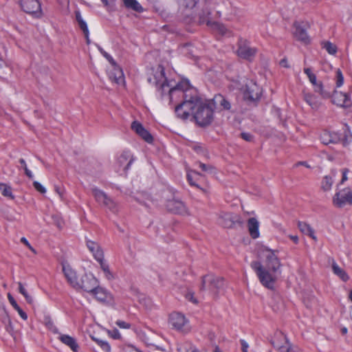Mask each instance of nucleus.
<instances>
[{"label":"nucleus","instance_id":"nucleus-1","mask_svg":"<svg viewBox=\"0 0 352 352\" xmlns=\"http://www.w3.org/2000/svg\"><path fill=\"white\" fill-rule=\"evenodd\" d=\"M148 81L155 85L162 96L167 91L170 101L173 95L179 92L183 97V101L175 108L177 116L182 120H186L191 114L197 125L201 127L210 125L214 119V102L201 98L197 91L190 87L188 80H182L173 87L165 77L164 69L158 65L153 78H148Z\"/></svg>","mask_w":352,"mask_h":352},{"label":"nucleus","instance_id":"nucleus-2","mask_svg":"<svg viewBox=\"0 0 352 352\" xmlns=\"http://www.w3.org/2000/svg\"><path fill=\"white\" fill-rule=\"evenodd\" d=\"M265 259L263 265L260 261H254L250 266L254 270L261 283L265 287L272 289L280 273V262L275 253L269 248L262 250Z\"/></svg>","mask_w":352,"mask_h":352},{"label":"nucleus","instance_id":"nucleus-3","mask_svg":"<svg viewBox=\"0 0 352 352\" xmlns=\"http://www.w3.org/2000/svg\"><path fill=\"white\" fill-rule=\"evenodd\" d=\"M224 286V279L214 274H206L201 277L200 292L208 290L214 298L218 297L220 290Z\"/></svg>","mask_w":352,"mask_h":352},{"label":"nucleus","instance_id":"nucleus-4","mask_svg":"<svg viewBox=\"0 0 352 352\" xmlns=\"http://www.w3.org/2000/svg\"><path fill=\"white\" fill-rule=\"evenodd\" d=\"M262 88L255 81L248 80L243 88V96L248 103H254L258 101L262 95Z\"/></svg>","mask_w":352,"mask_h":352},{"label":"nucleus","instance_id":"nucleus-5","mask_svg":"<svg viewBox=\"0 0 352 352\" xmlns=\"http://www.w3.org/2000/svg\"><path fill=\"white\" fill-rule=\"evenodd\" d=\"M169 324L177 331L187 333L189 331L188 321L185 316L179 312H173L169 316Z\"/></svg>","mask_w":352,"mask_h":352},{"label":"nucleus","instance_id":"nucleus-6","mask_svg":"<svg viewBox=\"0 0 352 352\" xmlns=\"http://www.w3.org/2000/svg\"><path fill=\"white\" fill-rule=\"evenodd\" d=\"M91 192L98 203L102 204L113 212H118L117 204L104 192L98 188H93Z\"/></svg>","mask_w":352,"mask_h":352},{"label":"nucleus","instance_id":"nucleus-7","mask_svg":"<svg viewBox=\"0 0 352 352\" xmlns=\"http://www.w3.org/2000/svg\"><path fill=\"white\" fill-rule=\"evenodd\" d=\"M214 3L209 1L207 2L199 14V23H206L207 25L211 26L214 22L213 20L221 16V12L216 11L213 14L211 12L213 8Z\"/></svg>","mask_w":352,"mask_h":352},{"label":"nucleus","instance_id":"nucleus-8","mask_svg":"<svg viewBox=\"0 0 352 352\" xmlns=\"http://www.w3.org/2000/svg\"><path fill=\"white\" fill-rule=\"evenodd\" d=\"M333 203L338 208H342L345 205L352 206V190L345 188L338 191L333 197Z\"/></svg>","mask_w":352,"mask_h":352},{"label":"nucleus","instance_id":"nucleus-9","mask_svg":"<svg viewBox=\"0 0 352 352\" xmlns=\"http://www.w3.org/2000/svg\"><path fill=\"white\" fill-rule=\"evenodd\" d=\"M78 284L79 285H77L76 289H81L86 292L91 293L97 288L98 281L93 274H85L80 277Z\"/></svg>","mask_w":352,"mask_h":352},{"label":"nucleus","instance_id":"nucleus-10","mask_svg":"<svg viewBox=\"0 0 352 352\" xmlns=\"http://www.w3.org/2000/svg\"><path fill=\"white\" fill-rule=\"evenodd\" d=\"M20 5L25 12L36 18L42 14L41 6L38 0H21Z\"/></svg>","mask_w":352,"mask_h":352},{"label":"nucleus","instance_id":"nucleus-11","mask_svg":"<svg viewBox=\"0 0 352 352\" xmlns=\"http://www.w3.org/2000/svg\"><path fill=\"white\" fill-rule=\"evenodd\" d=\"M218 223L226 228H232L236 224H242L239 215L228 212H222L220 214Z\"/></svg>","mask_w":352,"mask_h":352},{"label":"nucleus","instance_id":"nucleus-12","mask_svg":"<svg viewBox=\"0 0 352 352\" xmlns=\"http://www.w3.org/2000/svg\"><path fill=\"white\" fill-rule=\"evenodd\" d=\"M133 162V158L129 151H124L117 160L116 162V171L120 172L121 170L124 173L129 168Z\"/></svg>","mask_w":352,"mask_h":352},{"label":"nucleus","instance_id":"nucleus-13","mask_svg":"<svg viewBox=\"0 0 352 352\" xmlns=\"http://www.w3.org/2000/svg\"><path fill=\"white\" fill-rule=\"evenodd\" d=\"M256 49L252 47L245 41H240L237 50L238 56L242 58L251 60L256 54Z\"/></svg>","mask_w":352,"mask_h":352},{"label":"nucleus","instance_id":"nucleus-14","mask_svg":"<svg viewBox=\"0 0 352 352\" xmlns=\"http://www.w3.org/2000/svg\"><path fill=\"white\" fill-rule=\"evenodd\" d=\"M167 210L173 213L178 214H188V209L184 202L178 199H170L166 203Z\"/></svg>","mask_w":352,"mask_h":352},{"label":"nucleus","instance_id":"nucleus-15","mask_svg":"<svg viewBox=\"0 0 352 352\" xmlns=\"http://www.w3.org/2000/svg\"><path fill=\"white\" fill-rule=\"evenodd\" d=\"M131 129L146 142H153V136L139 122L133 121L131 124Z\"/></svg>","mask_w":352,"mask_h":352},{"label":"nucleus","instance_id":"nucleus-16","mask_svg":"<svg viewBox=\"0 0 352 352\" xmlns=\"http://www.w3.org/2000/svg\"><path fill=\"white\" fill-rule=\"evenodd\" d=\"M294 28L295 29L294 31V37L297 40H298L305 44L309 43L310 41V39H309V36L307 34V31H306V28H305V25L301 23L295 22L294 23Z\"/></svg>","mask_w":352,"mask_h":352},{"label":"nucleus","instance_id":"nucleus-17","mask_svg":"<svg viewBox=\"0 0 352 352\" xmlns=\"http://www.w3.org/2000/svg\"><path fill=\"white\" fill-rule=\"evenodd\" d=\"M86 245L97 261H101V260L104 258L103 251L98 243L87 239L86 241Z\"/></svg>","mask_w":352,"mask_h":352},{"label":"nucleus","instance_id":"nucleus-18","mask_svg":"<svg viewBox=\"0 0 352 352\" xmlns=\"http://www.w3.org/2000/svg\"><path fill=\"white\" fill-rule=\"evenodd\" d=\"M320 140L324 144L338 143L341 140V135L336 132L324 131L320 135Z\"/></svg>","mask_w":352,"mask_h":352},{"label":"nucleus","instance_id":"nucleus-19","mask_svg":"<svg viewBox=\"0 0 352 352\" xmlns=\"http://www.w3.org/2000/svg\"><path fill=\"white\" fill-rule=\"evenodd\" d=\"M58 335H59V336H58V339L62 343H63L64 344L69 346L72 351H74V352L78 351V350L79 349V346L76 342V340L74 338H73L69 335L61 334L60 333Z\"/></svg>","mask_w":352,"mask_h":352},{"label":"nucleus","instance_id":"nucleus-20","mask_svg":"<svg viewBox=\"0 0 352 352\" xmlns=\"http://www.w3.org/2000/svg\"><path fill=\"white\" fill-rule=\"evenodd\" d=\"M333 99L336 104L340 107H349L351 104L350 97L346 93L335 91Z\"/></svg>","mask_w":352,"mask_h":352},{"label":"nucleus","instance_id":"nucleus-21","mask_svg":"<svg viewBox=\"0 0 352 352\" xmlns=\"http://www.w3.org/2000/svg\"><path fill=\"white\" fill-rule=\"evenodd\" d=\"M63 271L64 274L68 281V283L73 287H76L78 284V279L76 276V273L74 271L69 265L68 266H63Z\"/></svg>","mask_w":352,"mask_h":352},{"label":"nucleus","instance_id":"nucleus-22","mask_svg":"<svg viewBox=\"0 0 352 352\" xmlns=\"http://www.w3.org/2000/svg\"><path fill=\"white\" fill-rule=\"evenodd\" d=\"M109 78L112 82L118 85L124 82L123 72L119 67H113V69L109 72Z\"/></svg>","mask_w":352,"mask_h":352},{"label":"nucleus","instance_id":"nucleus-23","mask_svg":"<svg viewBox=\"0 0 352 352\" xmlns=\"http://www.w3.org/2000/svg\"><path fill=\"white\" fill-rule=\"evenodd\" d=\"M210 101L214 102V109L217 104H219L221 107V109L223 110H230L231 109L230 101L221 94L214 96L213 99Z\"/></svg>","mask_w":352,"mask_h":352},{"label":"nucleus","instance_id":"nucleus-24","mask_svg":"<svg viewBox=\"0 0 352 352\" xmlns=\"http://www.w3.org/2000/svg\"><path fill=\"white\" fill-rule=\"evenodd\" d=\"M96 298L101 302H105L111 300V294L104 288L99 286V283L97 285V288L91 292V293Z\"/></svg>","mask_w":352,"mask_h":352},{"label":"nucleus","instance_id":"nucleus-25","mask_svg":"<svg viewBox=\"0 0 352 352\" xmlns=\"http://www.w3.org/2000/svg\"><path fill=\"white\" fill-rule=\"evenodd\" d=\"M258 226L259 223L256 218L252 217L248 219V230L252 239H257L259 236Z\"/></svg>","mask_w":352,"mask_h":352},{"label":"nucleus","instance_id":"nucleus-26","mask_svg":"<svg viewBox=\"0 0 352 352\" xmlns=\"http://www.w3.org/2000/svg\"><path fill=\"white\" fill-rule=\"evenodd\" d=\"M279 336L285 340V345H280L273 340L271 341L272 345L274 348L277 349L278 352H289V351L292 349V344L288 340L287 337L283 333H280Z\"/></svg>","mask_w":352,"mask_h":352},{"label":"nucleus","instance_id":"nucleus-27","mask_svg":"<svg viewBox=\"0 0 352 352\" xmlns=\"http://www.w3.org/2000/svg\"><path fill=\"white\" fill-rule=\"evenodd\" d=\"M331 268L334 274L338 276L342 281L346 282L349 280L347 273L338 266L334 259H331Z\"/></svg>","mask_w":352,"mask_h":352},{"label":"nucleus","instance_id":"nucleus-28","mask_svg":"<svg viewBox=\"0 0 352 352\" xmlns=\"http://www.w3.org/2000/svg\"><path fill=\"white\" fill-rule=\"evenodd\" d=\"M298 227L302 233L309 236L313 239L316 240L314 231L309 224L305 222L298 221Z\"/></svg>","mask_w":352,"mask_h":352},{"label":"nucleus","instance_id":"nucleus-29","mask_svg":"<svg viewBox=\"0 0 352 352\" xmlns=\"http://www.w3.org/2000/svg\"><path fill=\"white\" fill-rule=\"evenodd\" d=\"M124 6L138 12H142L143 8L136 0H122Z\"/></svg>","mask_w":352,"mask_h":352},{"label":"nucleus","instance_id":"nucleus-30","mask_svg":"<svg viewBox=\"0 0 352 352\" xmlns=\"http://www.w3.org/2000/svg\"><path fill=\"white\" fill-rule=\"evenodd\" d=\"M303 98L312 109H318L319 107V103L318 102L316 98L313 94L304 93Z\"/></svg>","mask_w":352,"mask_h":352},{"label":"nucleus","instance_id":"nucleus-31","mask_svg":"<svg viewBox=\"0 0 352 352\" xmlns=\"http://www.w3.org/2000/svg\"><path fill=\"white\" fill-rule=\"evenodd\" d=\"M98 262L100 263V267L102 270V271L104 272L105 277L108 280L113 279L114 276H113V274L111 273V272L110 271L109 265L104 261V258L102 259L101 261H98Z\"/></svg>","mask_w":352,"mask_h":352},{"label":"nucleus","instance_id":"nucleus-32","mask_svg":"<svg viewBox=\"0 0 352 352\" xmlns=\"http://www.w3.org/2000/svg\"><path fill=\"white\" fill-rule=\"evenodd\" d=\"M340 135L341 140L340 142H342L344 146L347 145L352 140V134L346 126L344 129L343 133L340 134Z\"/></svg>","mask_w":352,"mask_h":352},{"label":"nucleus","instance_id":"nucleus-33","mask_svg":"<svg viewBox=\"0 0 352 352\" xmlns=\"http://www.w3.org/2000/svg\"><path fill=\"white\" fill-rule=\"evenodd\" d=\"M314 91L318 93L323 98H328L331 96L330 92L324 89L322 82H318V83L314 86Z\"/></svg>","mask_w":352,"mask_h":352},{"label":"nucleus","instance_id":"nucleus-34","mask_svg":"<svg viewBox=\"0 0 352 352\" xmlns=\"http://www.w3.org/2000/svg\"><path fill=\"white\" fill-rule=\"evenodd\" d=\"M0 190L4 197H9L11 199H14V196L12 193V188L10 186L0 183Z\"/></svg>","mask_w":352,"mask_h":352},{"label":"nucleus","instance_id":"nucleus-35","mask_svg":"<svg viewBox=\"0 0 352 352\" xmlns=\"http://www.w3.org/2000/svg\"><path fill=\"white\" fill-rule=\"evenodd\" d=\"M4 313H5V316L3 319V322L5 324L6 329L9 333H12L13 330H14L13 325H12V323L10 316L5 309H4Z\"/></svg>","mask_w":352,"mask_h":352},{"label":"nucleus","instance_id":"nucleus-36","mask_svg":"<svg viewBox=\"0 0 352 352\" xmlns=\"http://www.w3.org/2000/svg\"><path fill=\"white\" fill-rule=\"evenodd\" d=\"M44 322L46 326V327L50 330L52 333L56 334H59V331L58 328L54 325L53 321L50 317H45L44 318Z\"/></svg>","mask_w":352,"mask_h":352},{"label":"nucleus","instance_id":"nucleus-37","mask_svg":"<svg viewBox=\"0 0 352 352\" xmlns=\"http://www.w3.org/2000/svg\"><path fill=\"white\" fill-rule=\"evenodd\" d=\"M333 179L331 176H325L324 177L322 182V188L324 191L329 190L333 184Z\"/></svg>","mask_w":352,"mask_h":352},{"label":"nucleus","instance_id":"nucleus-38","mask_svg":"<svg viewBox=\"0 0 352 352\" xmlns=\"http://www.w3.org/2000/svg\"><path fill=\"white\" fill-rule=\"evenodd\" d=\"M91 339L95 341L104 351L109 352L111 350V347L108 342L104 341L101 339L95 338L94 336H91Z\"/></svg>","mask_w":352,"mask_h":352},{"label":"nucleus","instance_id":"nucleus-39","mask_svg":"<svg viewBox=\"0 0 352 352\" xmlns=\"http://www.w3.org/2000/svg\"><path fill=\"white\" fill-rule=\"evenodd\" d=\"M19 285V292L25 297L26 301L29 304H32L33 302V298L28 294L26 289L24 288L23 284L21 282L18 283Z\"/></svg>","mask_w":352,"mask_h":352},{"label":"nucleus","instance_id":"nucleus-40","mask_svg":"<svg viewBox=\"0 0 352 352\" xmlns=\"http://www.w3.org/2000/svg\"><path fill=\"white\" fill-rule=\"evenodd\" d=\"M323 47L330 54H335L337 52V47L336 45L333 44L329 41H326L323 43Z\"/></svg>","mask_w":352,"mask_h":352},{"label":"nucleus","instance_id":"nucleus-41","mask_svg":"<svg viewBox=\"0 0 352 352\" xmlns=\"http://www.w3.org/2000/svg\"><path fill=\"white\" fill-rule=\"evenodd\" d=\"M6 50L5 46L0 43V68L3 66L6 65Z\"/></svg>","mask_w":352,"mask_h":352},{"label":"nucleus","instance_id":"nucleus-42","mask_svg":"<svg viewBox=\"0 0 352 352\" xmlns=\"http://www.w3.org/2000/svg\"><path fill=\"white\" fill-rule=\"evenodd\" d=\"M196 3V0H179L180 6L185 8L192 9L195 6Z\"/></svg>","mask_w":352,"mask_h":352},{"label":"nucleus","instance_id":"nucleus-43","mask_svg":"<svg viewBox=\"0 0 352 352\" xmlns=\"http://www.w3.org/2000/svg\"><path fill=\"white\" fill-rule=\"evenodd\" d=\"M344 83V77L340 69L336 71V87H340Z\"/></svg>","mask_w":352,"mask_h":352},{"label":"nucleus","instance_id":"nucleus-44","mask_svg":"<svg viewBox=\"0 0 352 352\" xmlns=\"http://www.w3.org/2000/svg\"><path fill=\"white\" fill-rule=\"evenodd\" d=\"M179 351L183 352H199L195 346H191L190 344H186L179 349Z\"/></svg>","mask_w":352,"mask_h":352},{"label":"nucleus","instance_id":"nucleus-45","mask_svg":"<svg viewBox=\"0 0 352 352\" xmlns=\"http://www.w3.org/2000/svg\"><path fill=\"white\" fill-rule=\"evenodd\" d=\"M211 26L217 29L223 35L226 34L227 32V29L223 25L217 23L215 21L212 23Z\"/></svg>","mask_w":352,"mask_h":352},{"label":"nucleus","instance_id":"nucleus-46","mask_svg":"<svg viewBox=\"0 0 352 352\" xmlns=\"http://www.w3.org/2000/svg\"><path fill=\"white\" fill-rule=\"evenodd\" d=\"M54 223L59 228L61 229L63 226V219L57 214L52 215V217Z\"/></svg>","mask_w":352,"mask_h":352},{"label":"nucleus","instance_id":"nucleus-47","mask_svg":"<svg viewBox=\"0 0 352 352\" xmlns=\"http://www.w3.org/2000/svg\"><path fill=\"white\" fill-rule=\"evenodd\" d=\"M19 162L22 165V166L23 167V169H24L25 175L30 179H32L33 178V175H32V172L28 168L26 163H25V161L23 159L21 158V159L19 160Z\"/></svg>","mask_w":352,"mask_h":352},{"label":"nucleus","instance_id":"nucleus-48","mask_svg":"<svg viewBox=\"0 0 352 352\" xmlns=\"http://www.w3.org/2000/svg\"><path fill=\"white\" fill-rule=\"evenodd\" d=\"M78 24L80 30L82 31L83 34L87 35L89 33L87 23L84 20H80L78 23Z\"/></svg>","mask_w":352,"mask_h":352},{"label":"nucleus","instance_id":"nucleus-49","mask_svg":"<svg viewBox=\"0 0 352 352\" xmlns=\"http://www.w3.org/2000/svg\"><path fill=\"white\" fill-rule=\"evenodd\" d=\"M199 166L201 168V170L204 172L209 173H212L213 172L214 168L210 165L200 162L199 164Z\"/></svg>","mask_w":352,"mask_h":352},{"label":"nucleus","instance_id":"nucleus-50","mask_svg":"<svg viewBox=\"0 0 352 352\" xmlns=\"http://www.w3.org/2000/svg\"><path fill=\"white\" fill-rule=\"evenodd\" d=\"M241 138L247 142H252L254 140V136L250 133L243 132L241 133Z\"/></svg>","mask_w":352,"mask_h":352},{"label":"nucleus","instance_id":"nucleus-51","mask_svg":"<svg viewBox=\"0 0 352 352\" xmlns=\"http://www.w3.org/2000/svg\"><path fill=\"white\" fill-rule=\"evenodd\" d=\"M33 186L35 189L41 193L44 194L46 192L45 188L38 182H34Z\"/></svg>","mask_w":352,"mask_h":352},{"label":"nucleus","instance_id":"nucleus-52","mask_svg":"<svg viewBox=\"0 0 352 352\" xmlns=\"http://www.w3.org/2000/svg\"><path fill=\"white\" fill-rule=\"evenodd\" d=\"M108 333L114 339H120L121 337L120 333L117 329H114L112 331H108Z\"/></svg>","mask_w":352,"mask_h":352},{"label":"nucleus","instance_id":"nucleus-53","mask_svg":"<svg viewBox=\"0 0 352 352\" xmlns=\"http://www.w3.org/2000/svg\"><path fill=\"white\" fill-rule=\"evenodd\" d=\"M21 242L26 245L33 253L36 254L35 249L29 243L26 238L22 237L21 239Z\"/></svg>","mask_w":352,"mask_h":352},{"label":"nucleus","instance_id":"nucleus-54","mask_svg":"<svg viewBox=\"0 0 352 352\" xmlns=\"http://www.w3.org/2000/svg\"><path fill=\"white\" fill-rule=\"evenodd\" d=\"M8 298L9 300L10 303L14 308V309H18L19 306L18 305V304L16 303V300H14V298H13V296L10 294H8Z\"/></svg>","mask_w":352,"mask_h":352},{"label":"nucleus","instance_id":"nucleus-55","mask_svg":"<svg viewBox=\"0 0 352 352\" xmlns=\"http://www.w3.org/2000/svg\"><path fill=\"white\" fill-rule=\"evenodd\" d=\"M116 324L120 327V328H122V329H129L131 325L129 323H127L124 321H122V320H118L116 322Z\"/></svg>","mask_w":352,"mask_h":352},{"label":"nucleus","instance_id":"nucleus-56","mask_svg":"<svg viewBox=\"0 0 352 352\" xmlns=\"http://www.w3.org/2000/svg\"><path fill=\"white\" fill-rule=\"evenodd\" d=\"M348 172H349V170L347 168H344L342 170V177L340 184H342L345 181H346L348 179V177H347Z\"/></svg>","mask_w":352,"mask_h":352},{"label":"nucleus","instance_id":"nucleus-57","mask_svg":"<svg viewBox=\"0 0 352 352\" xmlns=\"http://www.w3.org/2000/svg\"><path fill=\"white\" fill-rule=\"evenodd\" d=\"M240 342L241 344L242 352H248V349L249 346L248 344L244 340H241Z\"/></svg>","mask_w":352,"mask_h":352},{"label":"nucleus","instance_id":"nucleus-58","mask_svg":"<svg viewBox=\"0 0 352 352\" xmlns=\"http://www.w3.org/2000/svg\"><path fill=\"white\" fill-rule=\"evenodd\" d=\"M17 311V312L19 313V314L20 315V316L23 319V320H27L28 319V315L27 314L23 311L20 307H19L18 309H16Z\"/></svg>","mask_w":352,"mask_h":352},{"label":"nucleus","instance_id":"nucleus-59","mask_svg":"<svg viewBox=\"0 0 352 352\" xmlns=\"http://www.w3.org/2000/svg\"><path fill=\"white\" fill-rule=\"evenodd\" d=\"M309 81L311 82V84L315 86L318 82H317L316 76L314 74L313 75H309Z\"/></svg>","mask_w":352,"mask_h":352},{"label":"nucleus","instance_id":"nucleus-60","mask_svg":"<svg viewBox=\"0 0 352 352\" xmlns=\"http://www.w3.org/2000/svg\"><path fill=\"white\" fill-rule=\"evenodd\" d=\"M280 65L282 67H286V68L289 67V65L287 63V60L286 58H283V59L280 60Z\"/></svg>","mask_w":352,"mask_h":352},{"label":"nucleus","instance_id":"nucleus-61","mask_svg":"<svg viewBox=\"0 0 352 352\" xmlns=\"http://www.w3.org/2000/svg\"><path fill=\"white\" fill-rule=\"evenodd\" d=\"M99 51L101 52V54L107 59L108 58H110V54H109L107 52H106L102 47H98Z\"/></svg>","mask_w":352,"mask_h":352},{"label":"nucleus","instance_id":"nucleus-62","mask_svg":"<svg viewBox=\"0 0 352 352\" xmlns=\"http://www.w3.org/2000/svg\"><path fill=\"white\" fill-rule=\"evenodd\" d=\"M75 15H76V19L77 21V22L78 23L80 20H83L82 16H81V14H80V12L79 11H76L75 12Z\"/></svg>","mask_w":352,"mask_h":352},{"label":"nucleus","instance_id":"nucleus-63","mask_svg":"<svg viewBox=\"0 0 352 352\" xmlns=\"http://www.w3.org/2000/svg\"><path fill=\"white\" fill-rule=\"evenodd\" d=\"M107 60L112 65V66H113V67H118L111 56H110V58H108Z\"/></svg>","mask_w":352,"mask_h":352},{"label":"nucleus","instance_id":"nucleus-64","mask_svg":"<svg viewBox=\"0 0 352 352\" xmlns=\"http://www.w3.org/2000/svg\"><path fill=\"white\" fill-rule=\"evenodd\" d=\"M107 60L112 65V66H113V67H118L111 56H110V58H108Z\"/></svg>","mask_w":352,"mask_h":352}]
</instances>
